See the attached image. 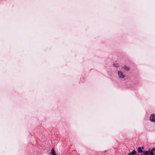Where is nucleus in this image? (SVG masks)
<instances>
[{"label": "nucleus", "mask_w": 155, "mask_h": 155, "mask_svg": "<svg viewBox=\"0 0 155 155\" xmlns=\"http://www.w3.org/2000/svg\"><path fill=\"white\" fill-rule=\"evenodd\" d=\"M123 68L124 69L127 71H128L130 69V68L129 67L126 66V65H124L123 67Z\"/></svg>", "instance_id": "39448f33"}, {"label": "nucleus", "mask_w": 155, "mask_h": 155, "mask_svg": "<svg viewBox=\"0 0 155 155\" xmlns=\"http://www.w3.org/2000/svg\"><path fill=\"white\" fill-rule=\"evenodd\" d=\"M150 120L151 122H155V114L151 115L150 117Z\"/></svg>", "instance_id": "f03ea898"}, {"label": "nucleus", "mask_w": 155, "mask_h": 155, "mask_svg": "<svg viewBox=\"0 0 155 155\" xmlns=\"http://www.w3.org/2000/svg\"><path fill=\"white\" fill-rule=\"evenodd\" d=\"M154 151H155V148H152L151 150L149 151L150 155H153L154 154L153 152Z\"/></svg>", "instance_id": "20e7f679"}, {"label": "nucleus", "mask_w": 155, "mask_h": 155, "mask_svg": "<svg viewBox=\"0 0 155 155\" xmlns=\"http://www.w3.org/2000/svg\"><path fill=\"white\" fill-rule=\"evenodd\" d=\"M50 153L51 155H57L56 154L54 148L53 147L52 148L51 150V152Z\"/></svg>", "instance_id": "7ed1b4c3"}, {"label": "nucleus", "mask_w": 155, "mask_h": 155, "mask_svg": "<svg viewBox=\"0 0 155 155\" xmlns=\"http://www.w3.org/2000/svg\"><path fill=\"white\" fill-rule=\"evenodd\" d=\"M136 153V152L135 150H133V151L129 153L128 155H135Z\"/></svg>", "instance_id": "423d86ee"}, {"label": "nucleus", "mask_w": 155, "mask_h": 155, "mask_svg": "<svg viewBox=\"0 0 155 155\" xmlns=\"http://www.w3.org/2000/svg\"><path fill=\"white\" fill-rule=\"evenodd\" d=\"M117 74L119 78L123 79L125 78L126 74L124 72L121 70H118L117 71Z\"/></svg>", "instance_id": "f257e3e1"}, {"label": "nucleus", "mask_w": 155, "mask_h": 155, "mask_svg": "<svg viewBox=\"0 0 155 155\" xmlns=\"http://www.w3.org/2000/svg\"><path fill=\"white\" fill-rule=\"evenodd\" d=\"M144 155H149V152L148 151H146L143 152Z\"/></svg>", "instance_id": "6e6552de"}, {"label": "nucleus", "mask_w": 155, "mask_h": 155, "mask_svg": "<svg viewBox=\"0 0 155 155\" xmlns=\"http://www.w3.org/2000/svg\"><path fill=\"white\" fill-rule=\"evenodd\" d=\"M138 152L139 153H142L143 152L141 148L140 147H139L138 149Z\"/></svg>", "instance_id": "0eeeda50"}, {"label": "nucleus", "mask_w": 155, "mask_h": 155, "mask_svg": "<svg viewBox=\"0 0 155 155\" xmlns=\"http://www.w3.org/2000/svg\"><path fill=\"white\" fill-rule=\"evenodd\" d=\"M140 155H143V154H140Z\"/></svg>", "instance_id": "1a4fd4ad"}]
</instances>
